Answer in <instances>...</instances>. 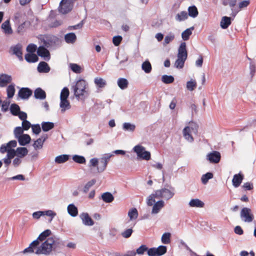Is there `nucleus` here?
I'll use <instances>...</instances> for the list:
<instances>
[{
    "instance_id": "36",
    "label": "nucleus",
    "mask_w": 256,
    "mask_h": 256,
    "mask_svg": "<svg viewBox=\"0 0 256 256\" xmlns=\"http://www.w3.org/2000/svg\"><path fill=\"white\" fill-rule=\"evenodd\" d=\"M117 84L118 87L121 90H124L126 88L128 85V80L126 78H119L118 80Z\"/></svg>"
},
{
    "instance_id": "19",
    "label": "nucleus",
    "mask_w": 256,
    "mask_h": 256,
    "mask_svg": "<svg viewBox=\"0 0 256 256\" xmlns=\"http://www.w3.org/2000/svg\"><path fill=\"white\" fill-rule=\"evenodd\" d=\"M46 96V92L42 88H38L34 90V97L36 99L44 100Z\"/></svg>"
},
{
    "instance_id": "17",
    "label": "nucleus",
    "mask_w": 256,
    "mask_h": 256,
    "mask_svg": "<svg viewBox=\"0 0 256 256\" xmlns=\"http://www.w3.org/2000/svg\"><path fill=\"white\" fill-rule=\"evenodd\" d=\"M187 52L186 50V44L184 42L181 43L178 50V58L180 59L186 60L187 58Z\"/></svg>"
},
{
    "instance_id": "11",
    "label": "nucleus",
    "mask_w": 256,
    "mask_h": 256,
    "mask_svg": "<svg viewBox=\"0 0 256 256\" xmlns=\"http://www.w3.org/2000/svg\"><path fill=\"white\" fill-rule=\"evenodd\" d=\"M220 158V154L218 151H212L206 155V159L212 164L219 162Z\"/></svg>"
},
{
    "instance_id": "60",
    "label": "nucleus",
    "mask_w": 256,
    "mask_h": 256,
    "mask_svg": "<svg viewBox=\"0 0 256 256\" xmlns=\"http://www.w3.org/2000/svg\"><path fill=\"white\" fill-rule=\"evenodd\" d=\"M148 250V248L146 245L142 244L138 248L136 249V254H138L140 255L143 254L145 252Z\"/></svg>"
},
{
    "instance_id": "21",
    "label": "nucleus",
    "mask_w": 256,
    "mask_h": 256,
    "mask_svg": "<svg viewBox=\"0 0 256 256\" xmlns=\"http://www.w3.org/2000/svg\"><path fill=\"white\" fill-rule=\"evenodd\" d=\"M17 139L19 144L22 146H24L29 144L31 140L30 136L28 134H23Z\"/></svg>"
},
{
    "instance_id": "50",
    "label": "nucleus",
    "mask_w": 256,
    "mask_h": 256,
    "mask_svg": "<svg viewBox=\"0 0 256 256\" xmlns=\"http://www.w3.org/2000/svg\"><path fill=\"white\" fill-rule=\"evenodd\" d=\"M174 38V34L172 32H169L166 36H165L164 42L163 43L164 46H166L170 42L172 41Z\"/></svg>"
},
{
    "instance_id": "44",
    "label": "nucleus",
    "mask_w": 256,
    "mask_h": 256,
    "mask_svg": "<svg viewBox=\"0 0 256 256\" xmlns=\"http://www.w3.org/2000/svg\"><path fill=\"white\" fill-rule=\"evenodd\" d=\"M72 160L80 164H84L86 163V160L84 156L75 154L72 156Z\"/></svg>"
},
{
    "instance_id": "22",
    "label": "nucleus",
    "mask_w": 256,
    "mask_h": 256,
    "mask_svg": "<svg viewBox=\"0 0 256 256\" xmlns=\"http://www.w3.org/2000/svg\"><path fill=\"white\" fill-rule=\"evenodd\" d=\"M3 32L6 34H12L13 31L10 25V21L9 20H6L4 22L1 26Z\"/></svg>"
},
{
    "instance_id": "5",
    "label": "nucleus",
    "mask_w": 256,
    "mask_h": 256,
    "mask_svg": "<svg viewBox=\"0 0 256 256\" xmlns=\"http://www.w3.org/2000/svg\"><path fill=\"white\" fill-rule=\"evenodd\" d=\"M51 234V230H46L43 232H42L38 236V238L34 240L29 246L28 247L25 248L22 252L24 254L26 253V251L28 250H30V251H32V246H36V245H40V244H42L43 242V241H45L48 236Z\"/></svg>"
},
{
    "instance_id": "63",
    "label": "nucleus",
    "mask_w": 256,
    "mask_h": 256,
    "mask_svg": "<svg viewBox=\"0 0 256 256\" xmlns=\"http://www.w3.org/2000/svg\"><path fill=\"white\" fill-rule=\"evenodd\" d=\"M132 232L133 230L132 228H128L122 233V236L124 238H128L131 236Z\"/></svg>"
},
{
    "instance_id": "6",
    "label": "nucleus",
    "mask_w": 256,
    "mask_h": 256,
    "mask_svg": "<svg viewBox=\"0 0 256 256\" xmlns=\"http://www.w3.org/2000/svg\"><path fill=\"white\" fill-rule=\"evenodd\" d=\"M133 150L136 154L138 158L148 160L150 159V152L146 150L143 146L138 144L134 146Z\"/></svg>"
},
{
    "instance_id": "15",
    "label": "nucleus",
    "mask_w": 256,
    "mask_h": 256,
    "mask_svg": "<svg viewBox=\"0 0 256 256\" xmlns=\"http://www.w3.org/2000/svg\"><path fill=\"white\" fill-rule=\"evenodd\" d=\"M32 94V91L28 88H22L18 92V96L22 100L28 99Z\"/></svg>"
},
{
    "instance_id": "28",
    "label": "nucleus",
    "mask_w": 256,
    "mask_h": 256,
    "mask_svg": "<svg viewBox=\"0 0 256 256\" xmlns=\"http://www.w3.org/2000/svg\"><path fill=\"white\" fill-rule=\"evenodd\" d=\"M60 108L61 112H64L66 110L70 108V104L68 100L60 99Z\"/></svg>"
},
{
    "instance_id": "38",
    "label": "nucleus",
    "mask_w": 256,
    "mask_h": 256,
    "mask_svg": "<svg viewBox=\"0 0 256 256\" xmlns=\"http://www.w3.org/2000/svg\"><path fill=\"white\" fill-rule=\"evenodd\" d=\"M94 82L96 86L99 88H103L106 84V80L100 77H96L94 80Z\"/></svg>"
},
{
    "instance_id": "4",
    "label": "nucleus",
    "mask_w": 256,
    "mask_h": 256,
    "mask_svg": "<svg viewBox=\"0 0 256 256\" xmlns=\"http://www.w3.org/2000/svg\"><path fill=\"white\" fill-rule=\"evenodd\" d=\"M39 40L41 44L47 48L54 46L58 42V38L52 35H41Z\"/></svg>"
},
{
    "instance_id": "58",
    "label": "nucleus",
    "mask_w": 256,
    "mask_h": 256,
    "mask_svg": "<svg viewBox=\"0 0 256 256\" xmlns=\"http://www.w3.org/2000/svg\"><path fill=\"white\" fill-rule=\"evenodd\" d=\"M44 142L39 138L34 142L33 146L36 150L40 149L42 148Z\"/></svg>"
},
{
    "instance_id": "48",
    "label": "nucleus",
    "mask_w": 256,
    "mask_h": 256,
    "mask_svg": "<svg viewBox=\"0 0 256 256\" xmlns=\"http://www.w3.org/2000/svg\"><path fill=\"white\" fill-rule=\"evenodd\" d=\"M128 216L130 220H134L137 218L138 216V212L136 208H132L128 212Z\"/></svg>"
},
{
    "instance_id": "64",
    "label": "nucleus",
    "mask_w": 256,
    "mask_h": 256,
    "mask_svg": "<svg viewBox=\"0 0 256 256\" xmlns=\"http://www.w3.org/2000/svg\"><path fill=\"white\" fill-rule=\"evenodd\" d=\"M98 159L96 158H91L89 162V167H96L98 166Z\"/></svg>"
},
{
    "instance_id": "30",
    "label": "nucleus",
    "mask_w": 256,
    "mask_h": 256,
    "mask_svg": "<svg viewBox=\"0 0 256 256\" xmlns=\"http://www.w3.org/2000/svg\"><path fill=\"white\" fill-rule=\"evenodd\" d=\"M188 18V14L186 11H182L178 13L175 16V20L179 22L184 21Z\"/></svg>"
},
{
    "instance_id": "8",
    "label": "nucleus",
    "mask_w": 256,
    "mask_h": 256,
    "mask_svg": "<svg viewBox=\"0 0 256 256\" xmlns=\"http://www.w3.org/2000/svg\"><path fill=\"white\" fill-rule=\"evenodd\" d=\"M240 218L244 222L250 223L252 222L254 219V216L252 210L247 207L243 208L240 212Z\"/></svg>"
},
{
    "instance_id": "57",
    "label": "nucleus",
    "mask_w": 256,
    "mask_h": 256,
    "mask_svg": "<svg viewBox=\"0 0 256 256\" xmlns=\"http://www.w3.org/2000/svg\"><path fill=\"white\" fill-rule=\"evenodd\" d=\"M196 86V82L194 80H190L186 82V88L190 91H192Z\"/></svg>"
},
{
    "instance_id": "25",
    "label": "nucleus",
    "mask_w": 256,
    "mask_h": 256,
    "mask_svg": "<svg viewBox=\"0 0 256 256\" xmlns=\"http://www.w3.org/2000/svg\"><path fill=\"white\" fill-rule=\"evenodd\" d=\"M231 23V18L226 16H224L222 18L220 22V26L222 29H226L230 25Z\"/></svg>"
},
{
    "instance_id": "40",
    "label": "nucleus",
    "mask_w": 256,
    "mask_h": 256,
    "mask_svg": "<svg viewBox=\"0 0 256 256\" xmlns=\"http://www.w3.org/2000/svg\"><path fill=\"white\" fill-rule=\"evenodd\" d=\"M194 28V27L192 26L189 28L186 29L182 32V37L184 40H187L189 39L190 36L192 34V30Z\"/></svg>"
},
{
    "instance_id": "55",
    "label": "nucleus",
    "mask_w": 256,
    "mask_h": 256,
    "mask_svg": "<svg viewBox=\"0 0 256 256\" xmlns=\"http://www.w3.org/2000/svg\"><path fill=\"white\" fill-rule=\"evenodd\" d=\"M96 182V180L94 179H92L91 180L88 182L84 186V192L86 193L90 187H92L93 185L95 184Z\"/></svg>"
},
{
    "instance_id": "10",
    "label": "nucleus",
    "mask_w": 256,
    "mask_h": 256,
    "mask_svg": "<svg viewBox=\"0 0 256 256\" xmlns=\"http://www.w3.org/2000/svg\"><path fill=\"white\" fill-rule=\"evenodd\" d=\"M10 52L12 54L15 55L20 61L23 60L22 46L20 44L12 46L10 48Z\"/></svg>"
},
{
    "instance_id": "53",
    "label": "nucleus",
    "mask_w": 256,
    "mask_h": 256,
    "mask_svg": "<svg viewBox=\"0 0 256 256\" xmlns=\"http://www.w3.org/2000/svg\"><path fill=\"white\" fill-rule=\"evenodd\" d=\"M155 198H157V196L155 195V192L154 193L150 195L148 198H147V204L148 206H153L156 202Z\"/></svg>"
},
{
    "instance_id": "59",
    "label": "nucleus",
    "mask_w": 256,
    "mask_h": 256,
    "mask_svg": "<svg viewBox=\"0 0 256 256\" xmlns=\"http://www.w3.org/2000/svg\"><path fill=\"white\" fill-rule=\"evenodd\" d=\"M185 61L186 60L180 59L178 58L174 63L175 67L178 68H182L184 66Z\"/></svg>"
},
{
    "instance_id": "47",
    "label": "nucleus",
    "mask_w": 256,
    "mask_h": 256,
    "mask_svg": "<svg viewBox=\"0 0 256 256\" xmlns=\"http://www.w3.org/2000/svg\"><path fill=\"white\" fill-rule=\"evenodd\" d=\"M135 128L136 126L130 122H124L122 125V129L125 131L134 132Z\"/></svg>"
},
{
    "instance_id": "42",
    "label": "nucleus",
    "mask_w": 256,
    "mask_h": 256,
    "mask_svg": "<svg viewBox=\"0 0 256 256\" xmlns=\"http://www.w3.org/2000/svg\"><path fill=\"white\" fill-rule=\"evenodd\" d=\"M142 70L146 74L150 73L152 70V66L150 62L146 60L142 65Z\"/></svg>"
},
{
    "instance_id": "9",
    "label": "nucleus",
    "mask_w": 256,
    "mask_h": 256,
    "mask_svg": "<svg viewBox=\"0 0 256 256\" xmlns=\"http://www.w3.org/2000/svg\"><path fill=\"white\" fill-rule=\"evenodd\" d=\"M236 2L237 0H226L223 2L224 5H228L230 8L232 10L230 16L234 18L239 12V8H238V6H236Z\"/></svg>"
},
{
    "instance_id": "2",
    "label": "nucleus",
    "mask_w": 256,
    "mask_h": 256,
    "mask_svg": "<svg viewBox=\"0 0 256 256\" xmlns=\"http://www.w3.org/2000/svg\"><path fill=\"white\" fill-rule=\"evenodd\" d=\"M54 242V240L52 238H47L44 242L40 245L36 246H32V251L28 250L26 253H34L36 254H48L52 252V246Z\"/></svg>"
},
{
    "instance_id": "46",
    "label": "nucleus",
    "mask_w": 256,
    "mask_h": 256,
    "mask_svg": "<svg viewBox=\"0 0 256 256\" xmlns=\"http://www.w3.org/2000/svg\"><path fill=\"white\" fill-rule=\"evenodd\" d=\"M171 234L170 232H164L162 236L161 240L164 244H168L170 242Z\"/></svg>"
},
{
    "instance_id": "14",
    "label": "nucleus",
    "mask_w": 256,
    "mask_h": 256,
    "mask_svg": "<svg viewBox=\"0 0 256 256\" xmlns=\"http://www.w3.org/2000/svg\"><path fill=\"white\" fill-rule=\"evenodd\" d=\"M116 58L120 60V62L116 65L118 68L124 70L128 66V56L126 54L122 55L120 57L117 56Z\"/></svg>"
},
{
    "instance_id": "7",
    "label": "nucleus",
    "mask_w": 256,
    "mask_h": 256,
    "mask_svg": "<svg viewBox=\"0 0 256 256\" xmlns=\"http://www.w3.org/2000/svg\"><path fill=\"white\" fill-rule=\"evenodd\" d=\"M155 195L157 196V198H163L166 200H168L174 196V188H172V190L162 188L156 190Z\"/></svg>"
},
{
    "instance_id": "51",
    "label": "nucleus",
    "mask_w": 256,
    "mask_h": 256,
    "mask_svg": "<svg viewBox=\"0 0 256 256\" xmlns=\"http://www.w3.org/2000/svg\"><path fill=\"white\" fill-rule=\"evenodd\" d=\"M162 81L166 84H171L174 82V78L172 76L163 75L162 77Z\"/></svg>"
},
{
    "instance_id": "32",
    "label": "nucleus",
    "mask_w": 256,
    "mask_h": 256,
    "mask_svg": "<svg viewBox=\"0 0 256 256\" xmlns=\"http://www.w3.org/2000/svg\"><path fill=\"white\" fill-rule=\"evenodd\" d=\"M98 166H97V172L98 173H102L103 172H104L107 167V164L106 162L102 158H100V159H98Z\"/></svg>"
},
{
    "instance_id": "3",
    "label": "nucleus",
    "mask_w": 256,
    "mask_h": 256,
    "mask_svg": "<svg viewBox=\"0 0 256 256\" xmlns=\"http://www.w3.org/2000/svg\"><path fill=\"white\" fill-rule=\"evenodd\" d=\"M198 125L194 122H190L189 126H186L183 130V136L184 138L188 142H192L194 141V138L191 133L196 135L198 133Z\"/></svg>"
},
{
    "instance_id": "34",
    "label": "nucleus",
    "mask_w": 256,
    "mask_h": 256,
    "mask_svg": "<svg viewBox=\"0 0 256 256\" xmlns=\"http://www.w3.org/2000/svg\"><path fill=\"white\" fill-rule=\"evenodd\" d=\"M102 198L105 202L110 203L114 200V196L110 192H106L102 195Z\"/></svg>"
},
{
    "instance_id": "24",
    "label": "nucleus",
    "mask_w": 256,
    "mask_h": 256,
    "mask_svg": "<svg viewBox=\"0 0 256 256\" xmlns=\"http://www.w3.org/2000/svg\"><path fill=\"white\" fill-rule=\"evenodd\" d=\"M164 202L162 200H160L154 203L153 205L152 214H157L160 210L164 206Z\"/></svg>"
},
{
    "instance_id": "26",
    "label": "nucleus",
    "mask_w": 256,
    "mask_h": 256,
    "mask_svg": "<svg viewBox=\"0 0 256 256\" xmlns=\"http://www.w3.org/2000/svg\"><path fill=\"white\" fill-rule=\"evenodd\" d=\"M67 210L68 214L72 217H76L78 214V208L73 204L68 205Z\"/></svg>"
},
{
    "instance_id": "61",
    "label": "nucleus",
    "mask_w": 256,
    "mask_h": 256,
    "mask_svg": "<svg viewBox=\"0 0 256 256\" xmlns=\"http://www.w3.org/2000/svg\"><path fill=\"white\" fill-rule=\"evenodd\" d=\"M12 148L8 144V143L2 144L0 146V152L1 154H4L6 152L10 150H12Z\"/></svg>"
},
{
    "instance_id": "49",
    "label": "nucleus",
    "mask_w": 256,
    "mask_h": 256,
    "mask_svg": "<svg viewBox=\"0 0 256 256\" xmlns=\"http://www.w3.org/2000/svg\"><path fill=\"white\" fill-rule=\"evenodd\" d=\"M213 178V174L212 172H208L204 174L201 178V180L203 184H206L208 182V180Z\"/></svg>"
},
{
    "instance_id": "62",
    "label": "nucleus",
    "mask_w": 256,
    "mask_h": 256,
    "mask_svg": "<svg viewBox=\"0 0 256 256\" xmlns=\"http://www.w3.org/2000/svg\"><path fill=\"white\" fill-rule=\"evenodd\" d=\"M6 152H7V154L6 157L8 159L12 160L15 156H16V151L14 149L10 150Z\"/></svg>"
},
{
    "instance_id": "37",
    "label": "nucleus",
    "mask_w": 256,
    "mask_h": 256,
    "mask_svg": "<svg viewBox=\"0 0 256 256\" xmlns=\"http://www.w3.org/2000/svg\"><path fill=\"white\" fill-rule=\"evenodd\" d=\"M42 128L44 132H48L54 128V124L50 122H44L42 123Z\"/></svg>"
},
{
    "instance_id": "20",
    "label": "nucleus",
    "mask_w": 256,
    "mask_h": 256,
    "mask_svg": "<svg viewBox=\"0 0 256 256\" xmlns=\"http://www.w3.org/2000/svg\"><path fill=\"white\" fill-rule=\"evenodd\" d=\"M38 71L40 73H48L50 70V67L45 62H40L37 67Z\"/></svg>"
},
{
    "instance_id": "52",
    "label": "nucleus",
    "mask_w": 256,
    "mask_h": 256,
    "mask_svg": "<svg viewBox=\"0 0 256 256\" xmlns=\"http://www.w3.org/2000/svg\"><path fill=\"white\" fill-rule=\"evenodd\" d=\"M156 250L158 256H162L166 252L167 248L165 246L161 245L156 248Z\"/></svg>"
},
{
    "instance_id": "31",
    "label": "nucleus",
    "mask_w": 256,
    "mask_h": 256,
    "mask_svg": "<svg viewBox=\"0 0 256 256\" xmlns=\"http://www.w3.org/2000/svg\"><path fill=\"white\" fill-rule=\"evenodd\" d=\"M188 16L192 18L197 17L198 14V8L195 6H192L188 8Z\"/></svg>"
},
{
    "instance_id": "29",
    "label": "nucleus",
    "mask_w": 256,
    "mask_h": 256,
    "mask_svg": "<svg viewBox=\"0 0 256 256\" xmlns=\"http://www.w3.org/2000/svg\"><path fill=\"white\" fill-rule=\"evenodd\" d=\"M76 40V36L74 33L70 32L64 36V40L68 44H73Z\"/></svg>"
},
{
    "instance_id": "35",
    "label": "nucleus",
    "mask_w": 256,
    "mask_h": 256,
    "mask_svg": "<svg viewBox=\"0 0 256 256\" xmlns=\"http://www.w3.org/2000/svg\"><path fill=\"white\" fill-rule=\"evenodd\" d=\"M25 60L28 62L34 63L38 61V58L34 54H26L25 55Z\"/></svg>"
},
{
    "instance_id": "13",
    "label": "nucleus",
    "mask_w": 256,
    "mask_h": 256,
    "mask_svg": "<svg viewBox=\"0 0 256 256\" xmlns=\"http://www.w3.org/2000/svg\"><path fill=\"white\" fill-rule=\"evenodd\" d=\"M37 54L38 56L43 58L46 60H48L50 58L49 51L46 49V48L42 44L38 47Z\"/></svg>"
},
{
    "instance_id": "45",
    "label": "nucleus",
    "mask_w": 256,
    "mask_h": 256,
    "mask_svg": "<svg viewBox=\"0 0 256 256\" xmlns=\"http://www.w3.org/2000/svg\"><path fill=\"white\" fill-rule=\"evenodd\" d=\"M10 111L13 116H17L20 110V106L16 104H12L10 106Z\"/></svg>"
},
{
    "instance_id": "12",
    "label": "nucleus",
    "mask_w": 256,
    "mask_h": 256,
    "mask_svg": "<svg viewBox=\"0 0 256 256\" xmlns=\"http://www.w3.org/2000/svg\"><path fill=\"white\" fill-rule=\"evenodd\" d=\"M72 5H71L66 2L62 0L58 8V12L62 14H66L70 12L72 8Z\"/></svg>"
},
{
    "instance_id": "54",
    "label": "nucleus",
    "mask_w": 256,
    "mask_h": 256,
    "mask_svg": "<svg viewBox=\"0 0 256 256\" xmlns=\"http://www.w3.org/2000/svg\"><path fill=\"white\" fill-rule=\"evenodd\" d=\"M24 129L22 128V126H17L16 127L14 130V137L16 138H18L19 136H22L24 132Z\"/></svg>"
},
{
    "instance_id": "1",
    "label": "nucleus",
    "mask_w": 256,
    "mask_h": 256,
    "mask_svg": "<svg viewBox=\"0 0 256 256\" xmlns=\"http://www.w3.org/2000/svg\"><path fill=\"white\" fill-rule=\"evenodd\" d=\"M87 86L86 82L82 78L76 80L72 85V90L78 100H84L88 97L89 93L86 90Z\"/></svg>"
},
{
    "instance_id": "23",
    "label": "nucleus",
    "mask_w": 256,
    "mask_h": 256,
    "mask_svg": "<svg viewBox=\"0 0 256 256\" xmlns=\"http://www.w3.org/2000/svg\"><path fill=\"white\" fill-rule=\"evenodd\" d=\"M243 179L244 176L240 173L234 174L232 180L234 186L235 188L238 187L241 184Z\"/></svg>"
},
{
    "instance_id": "33",
    "label": "nucleus",
    "mask_w": 256,
    "mask_h": 256,
    "mask_svg": "<svg viewBox=\"0 0 256 256\" xmlns=\"http://www.w3.org/2000/svg\"><path fill=\"white\" fill-rule=\"evenodd\" d=\"M16 156L22 158L28 154V150L25 147H18L16 150Z\"/></svg>"
},
{
    "instance_id": "43",
    "label": "nucleus",
    "mask_w": 256,
    "mask_h": 256,
    "mask_svg": "<svg viewBox=\"0 0 256 256\" xmlns=\"http://www.w3.org/2000/svg\"><path fill=\"white\" fill-rule=\"evenodd\" d=\"M69 68L76 74H80L82 72V68L76 64L70 63L69 64Z\"/></svg>"
},
{
    "instance_id": "39",
    "label": "nucleus",
    "mask_w": 256,
    "mask_h": 256,
    "mask_svg": "<svg viewBox=\"0 0 256 256\" xmlns=\"http://www.w3.org/2000/svg\"><path fill=\"white\" fill-rule=\"evenodd\" d=\"M69 156L68 154H62L55 158L54 161L57 164H62L68 160Z\"/></svg>"
},
{
    "instance_id": "16",
    "label": "nucleus",
    "mask_w": 256,
    "mask_h": 256,
    "mask_svg": "<svg viewBox=\"0 0 256 256\" xmlns=\"http://www.w3.org/2000/svg\"><path fill=\"white\" fill-rule=\"evenodd\" d=\"M12 81V77L10 75L5 74H0V87L3 88Z\"/></svg>"
},
{
    "instance_id": "56",
    "label": "nucleus",
    "mask_w": 256,
    "mask_h": 256,
    "mask_svg": "<svg viewBox=\"0 0 256 256\" xmlns=\"http://www.w3.org/2000/svg\"><path fill=\"white\" fill-rule=\"evenodd\" d=\"M70 92L68 88L64 87L61 91L60 99L68 100Z\"/></svg>"
},
{
    "instance_id": "18",
    "label": "nucleus",
    "mask_w": 256,
    "mask_h": 256,
    "mask_svg": "<svg viewBox=\"0 0 256 256\" xmlns=\"http://www.w3.org/2000/svg\"><path fill=\"white\" fill-rule=\"evenodd\" d=\"M80 217L84 225L88 226L94 225V222L88 213L83 212L80 214Z\"/></svg>"
},
{
    "instance_id": "27",
    "label": "nucleus",
    "mask_w": 256,
    "mask_h": 256,
    "mask_svg": "<svg viewBox=\"0 0 256 256\" xmlns=\"http://www.w3.org/2000/svg\"><path fill=\"white\" fill-rule=\"evenodd\" d=\"M189 206L192 208H202L204 204L198 198L192 199L189 203Z\"/></svg>"
},
{
    "instance_id": "41",
    "label": "nucleus",
    "mask_w": 256,
    "mask_h": 256,
    "mask_svg": "<svg viewBox=\"0 0 256 256\" xmlns=\"http://www.w3.org/2000/svg\"><path fill=\"white\" fill-rule=\"evenodd\" d=\"M14 84L9 85L6 88L7 96L8 98H12L15 92Z\"/></svg>"
}]
</instances>
